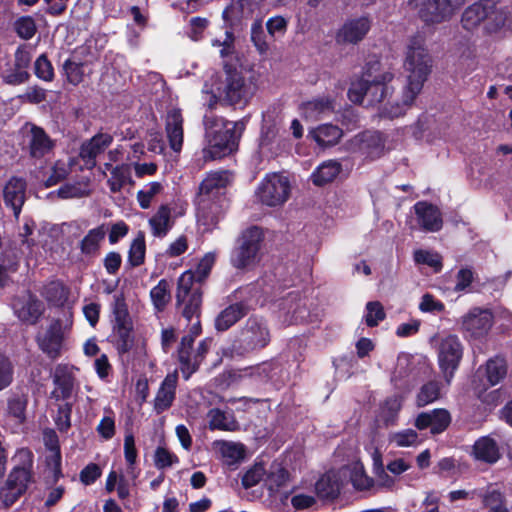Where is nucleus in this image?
Listing matches in <instances>:
<instances>
[{"instance_id": "ea45409f", "label": "nucleus", "mask_w": 512, "mask_h": 512, "mask_svg": "<svg viewBox=\"0 0 512 512\" xmlns=\"http://www.w3.org/2000/svg\"><path fill=\"white\" fill-rule=\"evenodd\" d=\"M289 482V473L280 463H273L270 466L266 485L271 492H277Z\"/></svg>"}, {"instance_id": "c03bdc74", "label": "nucleus", "mask_w": 512, "mask_h": 512, "mask_svg": "<svg viewBox=\"0 0 512 512\" xmlns=\"http://www.w3.org/2000/svg\"><path fill=\"white\" fill-rule=\"evenodd\" d=\"M440 397V385L436 381H429L422 385L417 394L416 403L418 407L426 406Z\"/></svg>"}, {"instance_id": "9b49d317", "label": "nucleus", "mask_w": 512, "mask_h": 512, "mask_svg": "<svg viewBox=\"0 0 512 512\" xmlns=\"http://www.w3.org/2000/svg\"><path fill=\"white\" fill-rule=\"evenodd\" d=\"M371 28V20L367 16L347 20L336 34L339 44H357L362 41Z\"/></svg>"}, {"instance_id": "7ed1b4c3", "label": "nucleus", "mask_w": 512, "mask_h": 512, "mask_svg": "<svg viewBox=\"0 0 512 512\" xmlns=\"http://www.w3.org/2000/svg\"><path fill=\"white\" fill-rule=\"evenodd\" d=\"M394 74L389 70H379V63L371 64L360 79L353 81L348 90V98L353 103L375 106L386 100L392 93L389 85Z\"/></svg>"}, {"instance_id": "b1692460", "label": "nucleus", "mask_w": 512, "mask_h": 512, "mask_svg": "<svg viewBox=\"0 0 512 512\" xmlns=\"http://www.w3.org/2000/svg\"><path fill=\"white\" fill-rule=\"evenodd\" d=\"M343 488V481L338 471L329 470L322 474V509L330 506L336 500Z\"/></svg>"}, {"instance_id": "c85d7f7f", "label": "nucleus", "mask_w": 512, "mask_h": 512, "mask_svg": "<svg viewBox=\"0 0 512 512\" xmlns=\"http://www.w3.org/2000/svg\"><path fill=\"white\" fill-rule=\"evenodd\" d=\"M148 223L155 237L166 236L173 226L170 207L168 205H161L149 219Z\"/></svg>"}, {"instance_id": "680f3d73", "label": "nucleus", "mask_w": 512, "mask_h": 512, "mask_svg": "<svg viewBox=\"0 0 512 512\" xmlns=\"http://www.w3.org/2000/svg\"><path fill=\"white\" fill-rule=\"evenodd\" d=\"M247 315L248 307L242 303H236L224 309L217 320H240Z\"/></svg>"}, {"instance_id": "4c0bfd02", "label": "nucleus", "mask_w": 512, "mask_h": 512, "mask_svg": "<svg viewBox=\"0 0 512 512\" xmlns=\"http://www.w3.org/2000/svg\"><path fill=\"white\" fill-rule=\"evenodd\" d=\"M43 296L50 305L61 307L67 301L68 289L62 282L52 281L44 287Z\"/></svg>"}, {"instance_id": "2eb2a0df", "label": "nucleus", "mask_w": 512, "mask_h": 512, "mask_svg": "<svg viewBox=\"0 0 512 512\" xmlns=\"http://www.w3.org/2000/svg\"><path fill=\"white\" fill-rule=\"evenodd\" d=\"M177 382L178 372L176 370L167 374L161 382L154 398V410L157 414L164 412L172 406L176 396Z\"/></svg>"}, {"instance_id": "69168bd1", "label": "nucleus", "mask_w": 512, "mask_h": 512, "mask_svg": "<svg viewBox=\"0 0 512 512\" xmlns=\"http://www.w3.org/2000/svg\"><path fill=\"white\" fill-rule=\"evenodd\" d=\"M351 482L358 491H366L374 486V479L369 477L363 469L352 472Z\"/></svg>"}, {"instance_id": "0e129e2a", "label": "nucleus", "mask_w": 512, "mask_h": 512, "mask_svg": "<svg viewBox=\"0 0 512 512\" xmlns=\"http://www.w3.org/2000/svg\"><path fill=\"white\" fill-rule=\"evenodd\" d=\"M214 262L215 255L213 253H207L203 256V258L199 261L196 269L193 271L195 273L197 282H202L206 279L214 265Z\"/></svg>"}, {"instance_id": "de8ad7c7", "label": "nucleus", "mask_w": 512, "mask_h": 512, "mask_svg": "<svg viewBox=\"0 0 512 512\" xmlns=\"http://www.w3.org/2000/svg\"><path fill=\"white\" fill-rule=\"evenodd\" d=\"M414 261L417 264L427 265L431 267L434 272H439L442 268L441 256L433 251L419 249L414 252Z\"/></svg>"}, {"instance_id": "a19ab883", "label": "nucleus", "mask_w": 512, "mask_h": 512, "mask_svg": "<svg viewBox=\"0 0 512 512\" xmlns=\"http://www.w3.org/2000/svg\"><path fill=\"white\" fill-rule=\"evenodd\" d=\"M401 408L402 400L399 396L388 397L384 401L380 415L385 426H392L396 423Z\"/></svg>"}, {"instance_id": "ddd939ff", "label": "nucleus", "mask_w": 512, "mask_h": 512, "mask_svg": "<svg viewBox=\"0 0 512 512\" xmlns=\"http://www.w3.org/2000/svg\"><path fill=\"white\" fill-rule=\"evenodd\" d=\"M419 227L426 232H437L442 228L443 220L439 209L431 203L420 201L414 205Z\"/></svg>"}, {"instance_id": "6ab92c4d", "label": "nucleus", "mask_w": 512, "mask_h": 512, "mask_svg": "<svg viewBox=\"0 0 512 512\" xmlns=\"http://www.w3.org/2000/svg\"><path fill=\"white\" fill-rule=\"evenodd\" d=\"M26 182L22 178L12 177L4 186L3 197L7 206L13 210L14 216L19 217L25 202Z\"/></svg>"}, {"instance_id": "f704fd0d", "label": "nucleus", "mask_w": 512, "mask_h": 512, "mask_svg": "<svg viewBox=\"0 0 512 512\" xmlns=\"http://www.w3.org/2000/svg\"><path fill=\"white\" fill-rule=\"evenodd\" d=\"M507 375V363L503 357L489 359L485 365V376L489 386L499 384Z\"/></svg>"}, {"instance_id": "13d9d810", "label": "nucleus", "mask_w": 512, "mask_h": 512, "mask_svg": "<svg viewBox=\"0 0 512 512\" xmlns=\"http://www.w3.org/2000/svg\"><path fill=\"white\" fill-rule=\"evenodd\" d=\"M17 34L23 39H31L36 32V24L32 17L23 16L15 22Z\"/></svg>"}, {"instance_id": "f3484780", "label": "nucleus", "mask_w": 512, "mask_h": 512, "mask_svg": "<svg viewBox=\"0 0 512 512\" xmlns=\"http://www.w3.org/2000/svg\"><path fill=\"white\" fill-rule=\"evenodd\" d=\"M113 141L107 133H99L81 145L79 155L88 168L96 165V157L101 154Z\"/></svg>"}, {"instance_id": "1a4fd4ad", "label": "nucleus", "mask_w": 512, "mask_h": 512, "mask_svg": "<svg viewBox=\"0 0 512 512\" xmlns=\"http://www.w3.org/2000/svg\"><path fill=\"white\" fill-rule=\"evenodd\" d=\"M463 357V346L455 335L442 339L438 349V364L447 384H450Z\"/></svg>"}, {"instance_id": "dca6fc26", "label": "nucleus", "mask_w": 512, "mask_h": 512, "mask_svg": "<svg viewBox=\"0 0 512 512\" xmlns=\"http://www.w3.org/2000/svg\"><path fill=\"white\" fill-rule=\"evenodd\" d=\"M12 308L19 320H37L44 310L42 302L29 293L16 297Z\"/></svg>"}, {"instance_id": "e433bc0d", "label": "nucleus", "mask_w": 512, "mask_h": 512, "mask_svg": "<svg viewBox=\"0 0 512 512\" xmlns=\"http://www.w3.org/2000/svg\"><path fill=\"white\" fill-rule=\"evenodd\" d=\"M213 449L217 451L228 464H232L243 457V445L235 442L217 440L213 442Z\"/></svg>"}, {"instance_id": "c9c22d12", "label": "nucleus", "mask_w": 512, "mask_h": 512, "mask_svg": "<svg viewBox=\"0 0 512 512\" xmlns=\"http://www.w3.org/2000/svg\"><path fill=\"white\" fill-rule=\"evenodd\" d=\"M209 427L211 429H219L224 431H236L239 424L235 418L224 411L214 408L208 412Z\"/></svg>"}, {"instance_id": "c756f323", "label": "nucleus", "mask_w": 512, "mask_h": 512, "mask_svg": "<svg viewBox=\"0 0 512 512\" xmlns=\"http://www.w3.org/2000/svg\"><path fill=\"white\" fill-rule=\"evenodd\" d=\"M211 343H212V340L209 338H206L199 343L198 348L195 350L193 364H192V362H189V360L187 358L188 357L187 352L185 350L182 351V353H181L182 374L186 380H188L190 378V376L198 370L200 364L204 360V358L210 348Z\"/></svg>"}, {"instance_id": "052dcab7", "label": "nucleus", "mask_w": 512, "mask_h": 512, "mask_svg": "<svg viewBox=\"0 0 512 512\" xmlns=\"http://www.w3.org/2000/svg\"><path fill=\"white\" fill-rule=\"evenodd\" d=\"M264 474V466L262 464H255L242 477V485L246 489L251 488L263 479Z\"/></svg>"}, {"instance_id": "423d86ee", "label": "nucleus", "mask_w": 512, "mask_h": 512, "mask_svg": "<svg viewBox=\"0 0 512 512\" xmlns=\"http://www.w3.org/2000/svg\"><path fill=\"white\" fill-rule=\"evenodd\" d=\"M264 240L262 229L253 226L243 231L239 245L231 254V264L237 269H252L261 260V248Z\"/></svg>"}, {"instance_id": "338daca9", "label": "nucleus", "mask_w": 512, "mask_h": 512, "mask_svg": "<svg viewBox=\"0 0 512 512\" xmlns=\"http://www.w3.org/2000/svg\"><path fill=\"white\" fill-rule=\"evenodd\" d=\"M69 172H70V164L69 163H66L61 160L57 161L52 168L51 175L49 176V178L46 181V185L52 186V185L57 184L59 181L66 178V176L69 174Z\"/></svg>"}, {"instance_id": "49530a36", "label": "nucleus", "mask_w": 512, "mask_h": 512, "mask_svg": "<svg viewBox=\"0 0 512 512\" xmlns=\"http://www.w3.org/2000/svg\"><path fill=\"white\" fill-rule=\"evenodd\" d=\"M132 322H116L113 332L118 338V348L122 352L129 350L132 344Z\"/></svg>"}, {"instance_id": "7c9ffc66", "label": "nucleus", "mask_w": 512, "mask_h": 512, "mask_svg": "<svg viewBox=\"0 0 512 512\" xmlns=\"http://www.w3.org/2000/svg\"><path fill=\"white\" fill-rule=\"evenodd\" d=\"M512 24V15L507 8H497L491 1V8L485 19V30L487 32H496L503 27H510Z\"/></svg>"}, {"instance_id": "4be33fe9", "label": "nucleus", "mask_w": 512, "mask_h": 512, "mask_svg": "<svg viewBox=\"0 0 512 512\" xmlns=\"http://www.w3.org/2000/svg\"><path fill=\"white\" fill-rule=\"evenodd\" d=\"M353 145L371 159L380 157L384 150L382 135L378 132L367 131L356 136Z\"/></svg>"}, {"instance_id": "5fc2aeb1", "label": "nucleus", "mask_w": 512, "mask_h": 512, "mask_svg": "<svg viewBox=\"0 0 512 512\" xmlns=\"http://www.w3.org/2000/svg\"><path fill=\"white\" fill-rule=\"evenodd\" d=\"M288 27V21L282 16H274L267 20L266 29L271 38L274 40L282 38Z\"/></svg>"}, {"instance_id": "bf43d9fd", "label": "nucleus", "mask_w": 512, "mask_h": 512, "mask_svg": "<svg viewBox=\"0 0 512 512\" xmlns=\"http://www.w3.org/2000/svg\"><path fill=\"white\" fill-rule=\"evenodd\" d=\"M14 369L11 361L0 354V391L7 388L13 381Z\"/></svg>"}, {"instance_id": "09e8293b", "label": "nucleus", "mask_w": 512, "mask_h": 512, "mask_svg": "<svg viewBox=\"0 0 512 512\" xmlns=\"http://www.w3.org/2000/svg\"><path fill=\"white\" fill-rule=\"evenodd\" d=\"M151 300L158 311L164 309L170 300L169 285L167 281L161 280L150 292Z\"/></svg>"}, {"instance_id": "f257e3e1", "label": "nucleus", "mask_w": 512, "mask_h": 512, "mask_svg": "<svg viewBox=\"0 0 512 512\" xmlns=\"http://www.w3.org/2000/svg\"><path fill=\"white\" fill-rule=\"evenodd\" d=\"M403 66L407 73L406 83L398 98L388 100L383 105L381 117L393 119L404 115L421 93L432 71V57L426 48L423 33L418 32L408 38Z\"/></svg>"}, {"instance_id": "a18cd8bd", "label": "nucleus", "mask_w": 512, "mask_h": 512, "mask_svg": "<svg viewBox=\"0 0 512 512\" xmlns=\"http://www.w3.org/2000/svg\"><path fill=\"white\" fill-rule=\"evenodd\" d=\"M84 65H86L84 62L75 59L73 56L64 62L63 69L69 83L78 85L83 81L84 71L82 67Z\"/></svg>"}, {"instance_id": "4468645a", "label": "nucleus", "mask_w": 512, "mask_h": 512, "mask_svg": "<svg viewBox=\"0 0 512 512\" xmlns=\"http://www.w3.org/2000/svg\"><path fill=\"white\" fill-rule=\"evenodd\" d=\"M222 215V206L219 201L206 198H197V222L205 231L217 226Z\"/></svg>"}, {"instance_id": "20e7f679", "label": "nucleus", "mask_w": 512, "mask_h": 512, "mask_svg": "<svg viewBox=\"0 0 512 512\" xmlns=\"http://www.w3.org/2000/svg\"><path fill=\"white\" fill-rule=\"evenodd\" d=\"M203 123L207 139V146L202 151L205 161L222 158L235 149L238 123L226 122L212 113L204 115Z\"/></svg>"}, {"instance_id": "cd10ccee", "label": "nucleus", "mask_w": 512, "mask_h": 512, "mask_svg": "<svg viewBox=\"0 0 512 512\" xmlns=\"http://www.w3.org/2000/svg\"><path fill=\"white\" fill-rule=\"evenodd\" d=\"M53 145V141L42 128L31 127L29 148L32 157L42 158L52 150Z\"/></svg>"}, {"instance_id": "37998d69", "label": "nucleus", "mask_w": 512, "mask_h": 512, "mask_svg": "<svg viewBox=\"0 0 512 512\" xmlns=\"http://www.w3.org/2000/svg\"><path fill=\"white\" fill-rule=\"evenodd\" d=\"M197 283L193 270L185 271L178 279L176 300L182 301L185 297L191 296L193 291L200 290Z\"/></svg>"}, {"instance_id": "603ef678", "label": "nucleus", "mask_w": 512, "mask_h": 512, "mask_svg": "<svg viewBox=\"0 0 512 512\" xmlns=\"http://www.w3.org/2000/svg\"><path fill=\"white\" fill-rule=\"evenodd\" d=\"M251 40L260 54H266L268 52L270 47L266 41L261 20H257L252 24Z\"/></svg>"}, {"instance_id": "2f4dec72", "label": "nucleus", "mask_w": 512, "mask_h": 512, "mask_svg": "<svg viewBox=\"0 0 512 512\" xmlns=\"http://www.w3.org/2000/svg\"><path fill=\"white\" fill-rule=\"evenodd\" d=\"M511 317V313L500 305L477 306L469 310L466 320H499Z\"/></svg>"}, {"instance_id": "f8f14e48", "label": "nucleus", "mask_w": 512, "mask_h": 512, "mask_svg": "<svg viewBox=\"0 0 512 512\" xmlns=\"http://www.w3.org/2000/svg\"><path fill=\"white\" fill-rule=\"evenodd\" d=\"M451 423V415L446 409H433L430 412H422L415 419V427L418 430L430 429L433 435L443 433Z\"/></svg>"}, {"instance_id": "0eeeda50", "label": "nucleus", "mask_w": 512, "mask_h": 512, "mask_svg": "<svg viewBox=\"0 0 512 512\" xmlns=\"http://www.w3.org/2000/svg\"><path fill=\"white\" fill-rule=\"evenodd\" d=\"M270 342V332L264 322H246L233 343L238 355L262 349Z\"/></svg>"}, {"instance_id": "6e6552de", "label": "nucleus", "mask_w": 512, "mask_h": 512, "mask_svg": "<svg viewBox=\"0 0 512 512\" xmlns=\"http://www.w3.org/2000/svg\"><path fill=\"white\" fill-rule=\"evenodd\" d=\"M256 195L259 201L267 206L282 205L290 195L289 180L279 173L268 174L259 184Z\"/></svg>"}, {"instance_id": "4d7b16f0", "label": "nucleus", "mask_w": 512, "mask_h": 512, "mask_svg": "<svg viewBox=\"0 0 512 512\" xmlns=\"http://www.w3.org/2000/svg\"><path fill=\"white\" fill-rule=\"evenodd\" d=\"M124 455L125 459L129 464L128 473L131 474L132 478H136V474L134 473L133 465L137 458V450L135 446V439L132 434H126L124 438Z\"/></svg>"}, {"instance_id": "864d4df0", "label": "nucleus", "mask_w": 512, "mask_h": 512, "mask_svg": "<svg viewBox=\"0 0 512 512\" xmlns=\"http://www.w3.org/2000/svg\"><path fill=\"white\" fill-rule=\"evenodd\" d=\"M89 192L87 183L67 184L58 189V195L63 199L81 198L89 195Z\"/></svg>"}, {"instance_id": "e2e57ef3", "label": "nucleus", "mask_w": 512, "mask_h": 512, "mask_svg": "<svg viewBox=\"0 0 512 512\" xmlns=\"http://www.w3.org/2000/svg\"><path fill=\"white\" fill-rule=\"evenodd\" d=\"M35 74L44 81H51L53 79V67L45 55L39 56L35 61Z\"/></svg>"}, {"instance_id": "774afa93", "label": "nucleus", "mask_w": 512, "mask_h": 512, "mask_svg": "<svg viewBox=\"0 0 512 512\" xmlns=\"http://www.w3.org/2000/svg\"><path fill=\"white\" fill-rule=\"evenodd\" d=\"M342 136V130L332 124H322V147L336 144Z\"/></svg>"}, {"instance_id": "aec40b11", "label": "nucleus", "mask_w": 512, "mask_h": 512, "mask_svg": "<svg viewBox=\"0 0 512 512\" xmlns=\"http://www.w3.org/2000/svg\"><path fill=\"white\" fill-rule=\"evenodd\" d=\"M73 370L72 366L65 364H59L55 367L53 383L56 388L52 392L55 398L64 400L71 397L75 382Z\"/></svg>"}, {"instance_id": "412c9836", "label": "nucleus", "mask_w": 512, "mask_h": 512, "mask_svg": "<svg viewBox=\"0 0 512 512\" xmlns=\"http://www.w3.org/2000/svg\"><path fill=\"white\" fill-rule=\"evenodd\" d=\"M166 136L171 149L179 152L183 144V116L180 109L172 108L167 112L165 121Z\"/></svg>"}, {"instance_id": "473e14b6", "label": "nucleus", "mask_w": 512, "mask_h": 512, "mask_svg": "<svg viewBox=\"0 0 512 512\" xmlns=\"http://www.w3.org/2000/svg\"><path fill=\"white\" fill-rule=\"evenodd\" d=\"M105 168L111 171L108 185L113 193L119 192L126 184H132L131 169L127 164L113 167L112 163H105Z\"/></svg>"}, {"instance_id": "a878e982", "label": "nucleus", "mask_w": 512, "mask_h": 512, "mask_svg": "<svg viewBox=\"0 0 512 512\" xmlns=\"http://www.w3.org/2000/svg\"><path fill=\"white\" fill-rule=\"evenodd\" d=\"M472 454L476 460L489 464L496 463L501 456L497 442L489 436L475 441Z\"/></svg>"}, {"instance_id": "f03ea898", "label": "nucleus", "mask_w": 512, "mask_h": 512, "mask_svg": "<svg viewBox=\"0 0 512 512\" xmlns=\"http://www.w3.org/2000/svg\"><path fill=\"white\" fill-rule=\"evenodd\" d=\"M255 85L246 79L242 72L224 66L223 75L213 74L206 81L203 93L207 95L206 104L212 109L217 104L219 97H224L230 104H246L254 95Z\"/></svg>"}, {"instance_id": "79ce46f5", "label": "nucleus", "mask_w": 512, "mask_h": 512, "mask_svg": "<svg viewBox=\"0 0 512 512\" xmlns=\"http://www.w3.org/2000/svg\"><path fill=\"white\" fill-rule=\"evenodd\" d=\"M146 252L145 235L139 231L136 237L131 242L128 252V262L133 267L140 266L144 263Z\"/></svg>"}, {"instance_id": "6e6d98bb", "label": "nucleus", "mask_w": 512, "mask_h": 512, "mask_svg": "<svg viewBox=\"0 0 512 512\" xmlns=\"http://www.w3.org/2000/svg\"><path fill=\"white\" fill-rule=\"evenodd\" d=\"M26 406L27 397L24 395H16L9 399L8 411L18 422L22 423L25 420Z\"/></svg>"}, {"instance_id": "58836bf2", "label": "nucleus", "mask_w": 512, "mask_h": 512, "mask_svg": "<svg viewBox=\"0 0 512 512\" xmlns=\"http://www.w3.org/2000/svg\"><path fill=\"white\" fill-rule=\"evenodd\" d=\"M201 303V290H195L192 292L191 296L185 297L182 301H177V305L181 309L182 316L188 320L200 317Z\"/></svg>"}, {"instance_id": "8fccbe9b", "label": "nucleus", "mask_w": 512, "mask_h": 512, "mask_svg": "<svg viewBox=\"0 0 512 512\" xmlns=\"http://www.w3.org/2000/svg\"><path fill=\"white\" fill-rule=\"evenodd\" d=\"M163 189L160 182H151L145 186L144 189L138 191L137 200L142 209L150 207L153 198L158 195Z\"/></svg>"}, {"instance_id": "bb28decb", "label": "nucleus", "mask_w": 512, "mask_h": 512, "mask_svg": "<svg viewBox=\"0 0 512 512\" xmlns=\"http://www.w3.org/2000/svg\"><path fill=\"white\" fill-rule=\"evenodd\" d=\"M104 41L103 37L91 36L74 50L73 57L87 65L93 64L99 59Z\"/></svg>"}, {"instance_id": "5701e85b", "label": "nucleus", "mask_w": 512, "mask_h": 512, "mask_svg": "<svg viewBox=\"0 0 512 512\" xmlns=\"http://www.w3.org/2000/svg\"><path fill=\"white\" fill-rule=\"evenodd\" d=\"M230 181V174L227 171H216L209 173L199 187L197 198L214 200Z\"/></svg>"}, {"instance_id": "9d476101", "label": "nucleus", "mask_w": 512, "mask_h": 512, "mask_svg": "<svg viewBox=\"0 0 512 512\" xmlns=\"http://www.w3.org/2000/svg\"><path fill=\"white\" fill-rule=\"evenodd\" d=\"M465 0H426L419 8V16L426 23H441L448 20Z\"/></svg>"}, {"instance_id": "a211bd4d", "label": "nucleus", "mask_w": 512, "mask_h": 512, "mask_svg": "<svg viewBox=\"0 0 512 512\" xmlns=\"http://www.w3.org/2000/svg\"><path fill=\"white\" fill-rule=\"evenodd\" d=\"M62 341L63 332L60 322H52L45 331L38 335L40 348L52 359L59 356Z\"/></svg>"}, {"instance_id": "393cba45", "label": "nucleus", "mask_w": 512, "mask_h": 512, "mask_svg": "<svg viewBox=\"0 0 512 512\" xmlns=\"http://www.w3.org/2000/svg\"><path fill=\"white\" fill-rule=\"evenodd\" d=\"M489 8H491V0H482L467 7L461 19L463 28L466 30H474L481 23L485 25Z\"/></svg>"}, {"instance_id": "39448f33", "label": "nucleus", "mask_w": 512, "mask_h": 512, "mask_svg": "<svg viewBox=\"0 0 512 512\" xmlns=\"http://www.w3.org/2000/svg\"><path fill=\"white\" fill-rule=\"evenodd\" d=\"M12 468L4 485L0 488V501L5 507L13 505L33 482V455L27 449L17 451Z\"/></svg>"}, {"instance_id": "72a5a7b5", "label": "nucleus", "mask_w": 512, "mask_h": 512, "mask_svg": "<svg viewBox=\"0 0 512 512\" xmlns=\"http://www.w3.org/2000/svg\"><path fill=\"white\" fill-rule=\"evenodd\" d=\"M107 233L105 225L91 229L81 240L80 250L84 255L94 256L99 252L100 245Z\"/></svg>"}, {"instance_id": "3c124183", "label": "nucleus", "mask_w": 512, "mask_h": 512, "mask_svg": "<svg viewBox=\"0 0 512 512\" xmlns=\"http://www.w3.org/2000/svg\"><path fill=\"white\" fill-rule=\"evenodd\" d=\"M46 463L49 473L54 482L62 476L61 472V453L59 446L55 444L51 447L49 455L46 457Z\"/></svg>"}]
</instances>
